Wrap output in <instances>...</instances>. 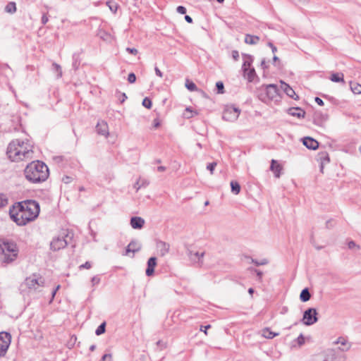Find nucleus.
Listing matches in <instances>:
<instances>
[{"label":"nucleus","instance_id":"nucleus-1","mask_svg":"<svg viewBox=\"0 0 361 361\" xmlns=\"http://www.w3.org/2000/svg\"><path fill=\"white\" fill-rule=\"evenodd\" d=\"M39 204L33 200L15 203L9 210L11 219L18 226H25L39 216Z\"/></svg>","mask_w":361,"mask_h":361},{"label":"nucleus","instance_id":"nucleus-2","mask_svg":"<svg viewBox=\"0 0 361 361\" xmlns=\"http://www.w3.org/2000/svg\"><path fill=\"white\" fill-rule=\"evenodd\" d=\"M25 178L30 183H39L45 181L49 177V169L42 161H32L24 170Z\"/></svg>","mask_w":361,"mask_h":361},{"label":"nucleus","instance_id":"nucleus-3","mask_svg":"<svg viewBox=\"0 0 361 361\" xmlns=\"http://www.w3.org/2000/svg\"><path fill=\"white\" fill-rule=\"evenodd\" d=\"M33 151L27 142L20 140H15L11 142L7 147L6 154L12 161H22L31 158Z\"/></svg>","mask_w":361,"mask_h":361},{"label":"nucleus","instance_id":"nucleus-4","mask_svg":"<svg viewBox=\"0 0 361 361\" xmlns=\"http://www.w3.org/2000/svg\"><path fill=\"white\" fill-rule=\"evenodd\" d=\"M3 253V262L11 263L16 259L18 255V249L17 245L11 241L4 242L1 245Z\"/></svg>","mask_w":361,"mask_h":361},{"label":"nucleus","instance_id":"nucleus-5","mask_svg":"<svg viewBox=\"0 0 361 361\" xmlns=\"http://www.w3.org/2000/svg\"><path fill=\"white\" fill-rule=\"evenodd\" d=\"M44 280L39 275L33 274L29 277H27L25 281V286L30 290H37L38 288L44 286Z\"/></svg>","mask_w":361,"mask_h":361},{"label":"nucleus","instance_id":"nucleus-6","mask_svg":"<svg viewBox=\"0 0 361 361\" xmlns=\"http://www.w3.org/2000/svg\"><path fill=\"white\" fill-rule=\"evenodd\" d=\"M11 343V335L6 331L0 332V357L6 355Z\"/></svg>","mask_w":361,"mask_h":361},{"label":"nucleus","instance_id":"nucleus-7","mask_svg":"<svg viewBox=\"0 0 361 361\" xmlns=\"http://www.w3.org/2000/svg\"><path fill=\"white\" fill-rule=\"evenodd\" d=\"M317 314L315 308H308L304 312L301 322L306 326H311L318 321Z\"/></svg>","mask_w":361,"mask_h":361},{"label":"nucleus","instance_id":"nucleus-8","mask_svg":"<svg viewBox=\"0 0 361 361\" xmlns=\"http://www.w3.org/2000/svg\"><path fill=\"white\" fill-rule=\"evenodd\" d=\"M240 110L233 106H226L222 115V118L227 121H235L239 116Z\"/></svg>","mask_w":361,"mask_h":361},{"label":"nucleus","instance_id":"nucleus-9","mask_svg":"<svg viewBox=\"0 0 361 361\" xmlns=\"http://www.w3.org/2000/svg\"><path fill=\"white\" fill-rule=\"evenodd\" d=\"M68 245V243L63 236H58L54 238L50 243V248L53 251H58L64 248Z\"/></svg>","mask_w":361,"mask_h":361},{"label":"nucleus","instance_id":"nucleus-10","mask_svg":"<svg viewBox=\"0 0 361 361\" xmlns=\"http://www.w3.org/2000/svg\"><path fill=\"white\" fill-rule=\"evenodd\" d=\"M96 131L99 135L106 137L109 134L107 123L103 120L99 121L96 126Z\"/></svg>","mask_w":361,"mask_h":361},{"label":"nucleus","instance_id":"nucleus-11","mask_svg":"<svg viewBox=\"0 0 361 361\" xmlns=\"http://www.w3.org/2000/svg\"><path fill=\"white\" fill-rule=\"evenodd\" d=\"M265 94L268 99L272 100L278 95V88L276 85L270 84L266 86Z\"/></svg>","mask_w":361,"mask_h":361},{"label":"nucleus","instance_id":"nucleus-12","mask_svg":"<svg viewBox=\"0 0 361 361\" xmlns=\"http://www.w3.org/2000/svg\"><path fill=\"white\" fill-rule=\"evenodd\" d=\"M204 252H193L192 250H189L188 255L193 263H196L198 264H202V257H204Z\"/></svg>","mask_w":361,"mask_h":361},{"label":"nucleus","instance_id":"nucleus-13","mask_svg":"<svg viewBox=\"0 0 361 361\" xmlns=\"http://www.w3.org/2000/svg\"><path fill=\"white\" fill-rule=\"evenodd\" d=\"M334 345L341 344V346L338 349L342 352H346L351 348V344L344 337H338L336 341H334Z\"/></svg>","mask_w":361,"mask_h":361},{"label":"nucleus","instance_id":"nucleus-14","mask_svg":"<svg viewBox=\"0 0 361 361\" xmlns=\"http://www.w3.org/2000/svg\"><path fill=\"white\" fill-rule=\"evenodd\" d=\"M327 119V114H322V112H315L313 117V123L317 126H323Z\"/></svg>","mask_w":361,"mask_h":361},{"label":"nucleus","instance_id":"nucleus-15","mask_svg":"<svg viewBox=\"0 0 361 361\" xmlns=\"http://www.w3.org/2000/svg\"><path fill=\"white\" fill-rule=\"evenodd\" d=\"M243 58V63L242 66L243 71H247L249 68H252V63H253L254 58L252 55L247 54H242Z\"/></svg>","mask_w":361,"mask_h":361},{"label":"nucleus","instance_id":"nucleus-16","mask_svg":"<svg viewBox=\"0 0 361 361\" xmlns=\"http://www.w3.org/2000/svg\"><path fill=\"white\" fill-rule=\"evenodd\" d=\"M303 145L310 149H317L319 147V142L312 137H305L302 139Z\"/></svg>","mask_w":361,"mask_h":361},{"label":"nucleus","instance_id":"nucleus-17","mask_svg":"<svg viewBox=\"0 0 361 361\" xmlns=\"http://www.w3.org/2000/svg\"><path fill=\"white\" fill-rule=\"evenodd\" d=\"M323 361H339L334 349L329 348L324 352Z\"/></svg>","mask_w":361,"mask_h":361},{"label":"nucleus","instance_id":"nucleus-18","mask_svg":"<svg viewBox=\"0 0 361 361\" xmlns=\"http://www.w3.org/2000/svg\"><path fill=\"white\" fill-rule=\"evenodd\" d=\"M281 88L283 90V92L290 98L294 99L295 100L298 99L299 97L296 95L295 91L292 87L289 86L287 83L284 82H281Z\"/></svg>","mask_w":361,"mask_h":361},{"label":"nucleus","instance_id":"nucleus-19","mask_svg":"<svg viewBox=\"0 0 361 361\" xmlns=\"http://www.w3.org/2000/svg\"><path fill=\"white\" fill-rule=\"evenodd\" d=\"M157 265V258L155 257H150L147 261V267L146 269V275L150 276L154 272V268Z\"/></svg>","mask_w":361,"mask_h":361},{"label":"nucleus","instance_id":"nucleus-20","mask_svg":"<svg viewBox=\"0 0 361 361\" xmlns=\"http://www.w3.org/2000/svg\"><path fill=\"white\" fill-rule=\"evenodd\" d=\"M288 114L297 118H304L305 111L300 107H291L288 109Z\"/></svg>","mask_w":361,"mask_h":361},{"label":"nucleus","instance_id":"nucleus-21","mask_svg":"<svg viewBox=\"0 0 361 361\" xmlns=\"http://www.w3.org/2000/svg\"><path fill=\"white\" fill-rule=\"evenodd\" d=\"M145 224V220L140 216H133L130 219V226L135 229H141Z\"/></svg>","mask_w":361,"mask_h":361},{"label":"nucleus","instance_id":"nucleus-22","mask_svg":"<svg viewBox=\"0 0 361 361\" xmlns=\"http://www.w3.org/2000/svg\"><path fill=\"white\" fill-rule=\"evenodd\" d=\"M140 249V244L136 240H132L126 247V255H128L130 252L135 253L138 252Z\"/></svg>","mask_w":361,"mask_h":361},{"label":"nucleus","instance_id":"nucleus-23","mask_svg":"<svg viewBox=\"0 0 361 361\" xmlns=\"http://www.w3.org/2000/svg\"><path fill=\"white\" fill-rule=\"evenodd\" d=\"M270 170L274 173L276 178H279L281 176L282 166L278 164L276 160L272 159L271 161Z\"/></svg>","mask_w":361,"mask_h":361},{"label":"nucleus","instance_id":"nucleus-24","mask_svg":"<svg viewBox=\"0 0 361 361\" xmlns=\"http://www.w3.org/2000/svg\"><path fill=\"white\" fill-rule=\"evenodd\" d=\"M157 247L161 256H164L166 253H168L170 248L169 244L161 240L157 242Z\"/></svg>","mask_w":361,"mask_h":361},{"label":"nucleus","instance_id":"nucleus-25","mask_svg":"<svg viewBox=\"0 0 361 361\" xmlns=\"http://www.w3.org/2000/svg\"><path fill=\"white\" fill-rule=\"evenodd\" d=\"M243 76L247 78L248 82H252L257 77V74L254 68H249L247 71H243Z\"/></svg>","mask_w":361,"mask_h":361},{"label":"nucleus","instance_id":"nucleus-26","mask_svg":"<svg viewBox=\"0 0 361 361\" xmlns=\"http://www.w3.org/2000/svg\"><path fill=\"white\" fill-rule=\"evenodd\" d=\"M259 42V37L256 35L247 34L245 37V42L247 44L255 45Z\"/></svg>","mask_w":361,"mask_h":361},{"label":"nucleus","instance_id":"nucleus-27","mask_svg":"<svg viewBox=\"0 0 361 361\" xmlns=\"http://www.w3.org/2000/svg\"><path fill=\"white\" fill-rule=\"evenodd\" d=\"M305 342V339L302 334H300V336L295 340L292 341L291 347L292 348H300Z\"/></svg>","mask_w":361,"mask_h":361},{"label":"nucleus","instance_id":"nucleus-28","mask_svg":"<svg viewBox=\"0 0 361 361\" xmlns=\"http://www.w3.org/2000/svg\"><path fill=\"white\" fill-rule=\"evenodd\" d=\"M311 298V294L310 293V290L307 288H305L302 290L300 294V299L302 302H307L310 300Z\"/></svg>","mask_w":361,"mask_h":361},{"label":"nucleus","instance_id":"nucleus-29","mask_svg":"<svg viewBox=\"0 0 361 361\" xmlns=\"http://www.w3.org/2000/svg\"><path fill=\"white\" fill-rule=\"evenodd\" d=\"M279 333H274L271 331L269 328H265L262 330V336L269 339H271L276 336H279Z\"/></svg>","mask_w":361,"mask_h":361},{"label":"nucleus","instance_id":"nucleus-30","mask_svg":"<svg viewBox=\"0 0 361 361\" xmlns=\"http://www.w3.org/2000/svg\"><path fill=\"white\" fill-rule=\"evenodd\" d=\"M331 80L335 82H344L343 74V73H333L330 78Z\"/></svg>","mask_w":361,"mask_h":361},{"label":"nucleus","instance_id":"nucleus-31","mask_svg":"<svg viewBox=\"0 0 361 361\" xmlns=\"http://www.w3.org/2000/svg\"><path fill=\"white\" fill-rule=\"evenodd\" d=\"M350 89L355 94H361V85L357 82H350Z\"/></svg>","mask_w":361,"mask_h":361},{"label":"nucleus","instance_id":"nucleus-32","mask_svg":"<svg viewBox=\"0 0 361 361\" xmlns=\"http://www.w3.org/2000/svg\"><path fill=\"white\" fill-rule=\"evenodd\" d=\"M231 192L235 195H238L240 192V185L237 181L232 180L231 182Z\"/></svg>","mask_w":361,"mask_h":361},{"label":"nucleus","instance_id":"nucleus-33","mask_svg":"<svg viewBox=\"0 0 361 361\" xmlns=\"http://www.w3.org/2000/svg\"><path fill=\"white\" fill-rule=\"evenodd\" d=\"M5 11L9 13H14L16 11V5L15 2H9L5 7Z\"/></svg>","mask_w":361,"mask_h":361},{"label":"nucleus","instance_id":"nucleus-34","mask_svg":"<svg viewBox=\"0 0 361 361\" xmlns=\"http://www.w3.org/2000/svg\"><path fill=\"white\" fill-rule=\"evenodd\" d=\"M185 87L188 90L192 91V92L197 91V90H198L196 85L192 81H190L188 79H187L185 80Z\"/></svg>","mask_w":361,"mask_h":361},{"label":"nucleus","instance_id":"nucleus-35","mask_svg":"<svg viewBox=\"0 0 361 361\" xmlns=\"http://www.w3.org/2000/svg\"><path fill=\"white\" fill-rule=\"evenodd\" d=\"M106 331V322H102L96 329L95 334L97 336H100Z\"/></svg>","mask_w":361,"mask_h":361},{"label":"nucleus","instance_id":"nucleus-36","mask_svg":"<svg viewBox=\"0 0 361 361\" xmlns=\"http://www.w3.org/2000/svg\"><path fill=\"white\" fill-rule=\"evenodd\" d=\"M106 5L109 6V9L113 13H115L117 11V9L118 8V5L116 2L112 1H108L106 2Z\"/></svg>","mask_w":361,"mask_h":361},{"label":"nucleus","instance_id":"nucleus-37","mask_svg":"<svg viewBox=\"0 0 361 361\" xmlns=\"http://www.w3.org/2000/svg\"><path fill=\"white\" fill-rule=\"evenodd\" d=\"M8 204V199L7 197L0 193V209L4 207Z\"/></svg>","mask_w":361,"mask_h":361},{"label":"nucleus","instance_id":"nucleus-38","mask_svg":"<svg viewBox=\"0 0 361 361\" xmlns=\"http://www.w3.org/2000/svg\"><path fill=\"white\" fill-rule=\"evenodd\" d=\"M319 156L320 160L322 162H324V161L329 162L330 161V159H329V154L327 152H321V153H319Z\"/></svg>","mask_w":361,"mask_h":361},{"label":"nucleus","instance_id":"nucleus-39","mask_svg":"<svg viewBox=\"0 0 361 361\" xmlns=\"http://www.w3.org/2000/svg\"><path fill=\"white\" fill-rule=\"evenodd\" d=\"M216 87L217 90V93H219V94L224 93V85L221 81H219L216 83Z\"/></svg>","mask_w":361,"mask_h":361},{"label":"nucleus","instance_id":"nucleus-40","mask_svg":"<svg viewBox=\"0 0 361 361\" xmlns=\"http://www.w3.org/2000/svg\"><path fill=\"white\" fill-rule=\"evenodd\" d=\"M55 71L58 73V78H61L62 77V70H61V67L56 63H54L52 64Z\"/></svg>","mask_w":361,"mask_h":361},{"label":"nucleus","instance_id":"nucleus-41","mask_svg":"<svg viewBox=\"0 0 361 361\" xmlns=\"http://www.w3.org/2000/svg\"><path fill=\"white\" fill-rule=\"evenodd\" d=\"M142 105L148 109H151L152 105L151 99L148 97H145L142 101Z\"/></svg>","mask_w":361,"mask_h":361},{"label":"nucleus","instance_id":"nucleus-42","mask_svg":"<svg viewBox=\"0 0 361 361\" xmlns=\"http://www.w3.org/2000/svg\"><path fill=\"white\" fill-rule=\"evenodd\" d=\"M252 262L257 266H260V265H265V264H267L269 263V260L267 259H262L261 261H257L256 259H252Z\"/></svg>","mask_w":361,"mask_h":361},{"label":"nucleus","instance_id":"nucleus-43","mask_svg":"<svg viewBox=\"0 0 361 361\" xmlns=\"http://www.w3.org/2000/svg\"><path fill=\"white\" fill-rule=\"evenodd\" d=\"M78 56H76L75 54H74L73 56V67L74 68L75 70H77L78 68V66L80 64V62L78 61Z\"/></svg>","mask_w":361,"mask_h":361},{"label":"nucleus","instance_id":"nucleus-44","mask_svg":"<svg viewBox=\"0 0 361 361\" xmlns=\"http://www.w3.org/2000/svg\"><path fill=\"white\" fill-rule=\"evenodd\" d=\"M217 164L216 162H212V163H209L207 166V169L210 171L211 174H213V172H214V170L215 169V167L216 166Z\"/></svg>","mask_w":361,"mask_h":361},{"label":"nucleus","instance_id":"nucleus-45","mask_svg":"<svg viewBox=\"0 0 361 361\" xmlns=\"http://www.w3.org/2000/svg\"><path fill=\"white\" fill-rule=\"evenodd\" d=\"M135 80H136V76H135V73H129L128 76V82L133 83L135 82Z\"/></svg>","mask_w":361,"mask_h":361},{"label":"nucleus","instance_id":"nucleus-46","mask_svg":"<svg viewBox=\"0 0 361 361\" xmlns=\"http://www.w3.org/2000/svg\"><path fill=\"white\" fill-rule=\"evenodd\" d=\"M157 345L159 348L160 350H164L166 348V343L159 340L157 342Z\"/></svg>","mask_w":361,"mask_h":361},{"label":"nucleus","instance_id":"nucleus-47","mask_svg":"<svg viewBox=\"0 0 361 361\" xmlns=\"http://www.w3.org/2000/svg\"><path fill=\"white\" fill-rule=\"evenodd\" d=\"M185 111H186V113H190V115H188L187 114H185L184 115H185V118H192L193 116V111H192L191 107H187L185 109Z\"/></svg>","mask_w":361,"mask_h":361},{"label":"nucleus","instance_id":"nucleus-48","mask_svg":"<svg viewBox=\"0 0 361 361\" xmlns=\"http://www.w3.org/2000/svg\"><path fill=\"white\" fill-rule=\"evenodd\" d=\"M176 11L180 14H185L187 11L185 7L183 6H178L176 8Z\"/></svg>","mask_w":361,"mask_h":361},{"label":"nucleus","instance_id":"nucleus-49","mask_svg":"<svg viewBox=\"0 0 361 361\" xmlns=\"http://www.w3.org/2000/svg\"><path fill=\"white\" fill-rule=\"evenodd\" d=\"M126 51H128L129 54H131L133 55H136L138 53V51L137 49L135 48H130V47H127L126 48Z\"/></svg>","mask_w":361,"mask_h":361},{"label":"nucleus","instance_id":"nucleus-50","mask_svg":"<svg viewBox=\"0 0 361 361\" xmlns=\"http://www.w3.org/2000/svg\"><path fill=\"white\" fill-rule=\"evenodd\" d=\"M92 267V264L90 262H86L85 264H81L80 267H79V269H90Z\"/></svg>","mask_w":361,"mask_h":361},{"label":"nucleus","instance_id":"nucleus-51","mask_svg":"<svg viewBox=\"0 0 361 361\" xmlns=\"http://www.w3.org/2000/svg\"><path fill=\"white\" fill-rule=\"evenodd\" d=\"M91 282H92V285H93V286H95V285H97V284L99 283V282H100V278H99V277H98V276H93V277L92 278Z\"/></svg>","mask_w":361,"mask_h":361},{"label":"nucleus","instance_id":"nucleus-52","mask_svg":"<svg viewBox=\"0 0 361 361\" xmlns=\"http://www.w3.org/2000/svg\"><path fill=\"white\" fill-rule=\"evenodd\" d=\"M111 355L110 354H104L100 361H111Z\"/></svg>","mask_w":361,"mask_h":361},{"label":"nucleus","instance_id":"nucleus-53","mask_svg":"<svg viewBox=\"0 0 361 361\" xmlns=\"http://www.w3.org/2000/svg\"><path fill=\"white\" fill-rule=\"evenodd\" d=\"M211 328V325L210 324H208V325H206V326H200V331H203L206 335L207 334V329H210Z\"/></svg>","mask_w":361,"mask_h":361},{"label":"nucleus","instance_id":"nucleus-54","mask_svg":"<svg viewBox=\"0 0 361 361\" xmlns=\"http://www.w3.org/2000/svg\"><path fill=\"white\" fill-rule=\"evenodd\" d=\"M232 57L235 61H238L239 59V53L237 50L232 51Z\"/></svg>","mask_w":361,"mask_h":361},{"label":"nucleus","instance_id":"nucleus-55","mask_svg":"<svg viewBox=\"0 0 361 361\" xmlns=\"http://www.w3.org/2000/svg\"><path fill=\"white\" fill-rule=\"evenodd\" d=\"M267 45L271 49V51L274 54L277 51V48L274 46V44L271 42H269Z\"/></svg>","mask_w":361,"mask_h":361},{"label":"nucleus","instance_id":"nucleus-56","mask_svg":"<svg viewBox=\"0 0 361 361\" xmlns=\"http://www.w3.org/2000/svg\"><path fill=\"white\" fill-rule=\"evenodd\" d=\"M314 101L319 106H324V104L323 100L321 98L318 97H316L314 98Z\"/></svg>","mask_w":361,"mask_h":361},{"label":"nucleus","instance_id":"nucleus-57","mask_svg":"<svg viewBox=\"0 0 361 361\" xmlns=\"http://www.w3.org/2000/svg\"><path fill=\"white\" fill-rule=\"evenodd\" d=\"M140 178H139L133 185V188L136 190V191H138L140 189V188H142V185H140Z\"/></svg>","mask_w":361,"mask_h":361},{"label":"nucleus","instance_id":"nucleus-58","mask_svg":"<svg viewBox=\"0 0 361 361\" xmlns=\"http://www.w3.org/2000/svg\"><path fill=\"white\" fill-rule=\"evenodd\" d=\"M140 185H142V187H146L147 185H149V183L146 179H141L140 178Z\"/></svg>","mask_w":361,"mask_h":361},{"label":"nucleus","instance_id":"nucleus-59","mask_svg":"<svg viewBox=\"0 0 361 361\" xmlns=\"http://www.w3.org/2000/svg\"><path fill=\"white\" fill-rule=\"evenodd\" d=\"M49 20V18L47 17V16L46 14H44L42 16V23L43 25H45Z\"/></svg>","mask_w":361,"mask_h":361},{"label":"nucleus","instance_id":"nucleus-60","mask_svg":"<svg viewBox=\"0 0 361 361\" xmlns=\"http://www.w3.org/2000/svg\"><path fill=\"white\" fill-rule=\"evenodd\" d=\"M154 71H155L156 75L157 76H159L160 78H161L163 76L162 72L157 67H155Z\"/></svg>","mask_w":361,"mask_h":361},{"label":"nucleus","instance_id":"nucleus-61","mask_svg":"<svg viewBox=\"0 0 361 361\" xmlns=\"http://www.w3.org/2000/svg\"><path fill=\"white\" fill-rule=\"evenodd\" d=\"M255 271L256 272L259 280H261L262 278L263 273L261 271L257 270V269H255Z\"/></svg>","mask_w":361,"mask_h":361},{"label":"nucleus","instance_id":"nucleus-62","mask_svg":"<svg viewBox=\"0 0 361 361\" xmlns=\"http://www.w3.org/2000/svg\"><path fill=\"white\" fill-rule=\"evenodd\" d=\"M348 247H349L350 249H353V248H354L355 246H357V245H356V243H355L354 241H353V240L350 241V242L348 243Z\"/></svg>","mask_w":361,"mask_h":361},{"label":"nucleus","instance_id":"nucleus-63","mask_svg":"<svg viewBox=\"0 0 361 361\" xmlns=\"http://www.w3.org/2000/svg\"><path fill=\"white\" fill-rule=\"evenodd\" d=\"M185 20L188 23H192V18L190 16L185 15Z\"/></svg>","mask_w":361,"mask_h":361},{"label":"nucleus","instance_id":"nucleus-64","mask_svg":"<svg viewBox=\"0 0 361 361\" xmlns=\"http://www.w3.org/2000/svg\"><path fill=\"white\" fill-rule=\"evenodd\" d=\"M261 66L263 69L267 68L268 66L267 65L265 59H263L261 62Z\"/></svg>","mask_w":361,"mask_h":361}]
</instances>
